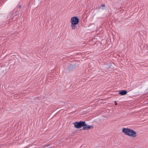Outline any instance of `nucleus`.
<instances>
[{"mask_svg":"<svg viewBox=\"0 0 148 148\" xmlns=\"http://www.w3.org/2000/svg\"><path fill=\"white\" fill-rule=\"evenodd\" d=\"M71 25L72 29H75L77 27L76 25L79 22V19L76 17L71 18Z\"/></svg>","mask_w":148,"mask_h":148,"instance_id":"2","label":"nucleus"},{"mask_svg":"<svg viewBox=\"0 0 148 148\" xmlns=\"http://www.w3.org/2000/svg\"><path fill=\"white\" fill-rule=\"evenodd\" d=\"M91 127L92 126L86 125V123H85V124H84V126H83V129L84 130H86L90 129Z\"/></svg>","mask_w":148,"mask_h":148,"instance_id":"4","label":"nucleus"},{"mask_svg":"<svg viewBox=\"0 0 148 148\" xmlns=\"http://www.w3.org/2000/svg\"><path fill=\"white\" fill-rule=\"evenodd\" d=\"M119 94L122 95H124L127 93V91L125 90H121L120 91Z\"/></svg>","mask_w":148,"mask_h":148,"instance_id":"5","label":"nucleus"},{"mask_svg":"<svg viewBox=\"0 0 148 148\" xmlns=\"http://www.w3.org/2000/svg\"><path fill=\"white\" fill-rule=\"evenodd\" d=\"M85 124V122L81 121L79 122H75L74 123V125L75 127L76 128H81L83 126H84V124Z\"/></svg>","mask_w":148,"mask_h":148,"instance_id":"3","label":"nucleus"},{"mask_svg":"<svg viewBox=\"0 0 148 148\" xmlns=\"http://www.w3.org/2000/svg\"><path fill=\"white\" fill-rule=\"evenodd\" d=\"M105 5L104 4H102L100 6L101 7H105Z\"/></svg>","mask_w":148,"mask_h":148,"instance_id":"6","label":"nucleus"},{"mask_svg":"<svg viewBox=\"0 0 148 148\" xmlns=\"http://www.w3.org/2000/svg\"><path fill=\"white\" fill-rule=\"evenodd\" d=\"M122 132L126 135L134 138L137 136L136 133L133 130L128 128H123Z\"/></svg>","mask_w":148,"mask_h":148,"instance_id":"1","label":"nucleus"}]
</instances>
